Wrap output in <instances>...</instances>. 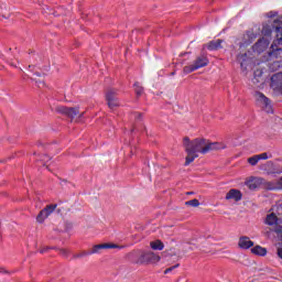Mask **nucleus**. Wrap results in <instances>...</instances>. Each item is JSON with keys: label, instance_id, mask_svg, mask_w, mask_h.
Listing matches in <instances>:
<instances>
[{"label": "nucleus", "instance_id": "aec40b11", "mask_svg": "<svg viewBox=\"0 0 282 282\" xmlns=\"http://www.w3.org/2000/svg\"><path fill=\"white\" fill-rule=\"evenodd\" d=\"M151 252H144L141 254V257L139 258V263H150V259H151Z\"/></svg>", "mask_w": 282, "mask_h": 282}, {"label": "nucleus", "instance_id": "dca6fc26", "mask_svg": "<svg viewBox=\"0 0 282 282\" xmlns=\"http://www.w3.org/2000/svg\"><path fill=\"white\" fill-rule=\"evenodd\" d=\"M253 254H258V257H265L268 254V250L261 246H256L251 249Z\"/></svg>", "mask_w": 282, "mask_h": 282}, {"label": "nucleus", "instance_id": "a211bd4d", "mask_svg": "<svg viewBox=\"0 0 282 282\" xmlns=\"http://www.w3.org/2000/svg\"><path fill=\"white\" fill-rule=\"evenodd\" d=\"M152 250H164V242L161 240H155L150 242Z\"/></svg>", "mask_w": 282, "mask_h": 282}, {"label": "nucleus", "instance_id": "2f4dec72", "mask_svg": "<svg viewBox=\"0 0 282 282\" xmlns=\"http://www.w3.org/2000/svg\"><path fill=\"white\" fill-rule=\"evenodd\" d=\"M37 83V87H43V82H36Z\"/></svg>", "mask_w": 282, "mask_h": 282}, {"label": "nucleus", "instance_id": "72a5a7b5", "mask_svg": "<svg viewBox=\"0 0 282 282\" xmlns=\"http://www.w3.org/2000/svg\"><path fill=\"white\" fill-rule=\"evenodd\" d=\"M268 164H270L272 166L273 163L271 161H269Z\"/></svg>", "mask_w": 282, "mask_h": 282}, {"label": "nucleus", "instance_id": "f8f14e48", "mask_svg": "<svg viewBox=\"0 0 282 282\" xmlns=\"http://www.w3.org/2000/svg\"><path fill=\"white\" fill-rule=\"evenodd\" d=\"M241 192L239 189H230L227 195L226 199H234V202H241Z\"/></svg>", "mask_w": 282, "mask_h": 282}, {"label": "nucleus", "instance_id": "cd10ccee", "mask_svg": "<svg viewBox=\"0 0 282 282\" xmlns=\"http://www.w3.org/2000/svg\"><path fill=\"white\" fill-rule=\"evenodd\" d=\"M40 161L42 162V164H47V162H50V156H47V155H42L41 158H40Z\"/></svg>", "mask_w": 282, "mask_h": 282}, {"label": "nucleus", "instance_id": "6e6552de", "mask_svg": "<svg viewBox=\"0 0 282 282\" xmlns=\"http://www.w3.org/2000/svg\"><path fill=\"white\" fill-rule=\"evenodd\" d=\"M106 100L110 109L118 107L119 102H118V98H116V90L109 89L106 94Z\"/></svg>", "mask_w": 282, "mask_h": 282}, {"label": "nucleus", "instance_id": "ddd939ff", "mask_svg": "<svg viewBox=\"0 0 282 282\" xmlns=\"http://www.w3.org/2000/svg\"><path fill=\"white\" fill-rule=\"evenodd\" d=\"M223 43H224V41H221V40H214V41L209 42L208 44H206V47L210 52H214L215 50H221Z\"/></svg>", "mask_w": 282, "mask_h": 282}, {"label": "nucleus", "instance_id": "5701e85b", "mask_svg": "<svg viewBox=\"0 0 282 282\" xmlns=\"http://www.w3.org/2000/svg\"><path fill=\"white\" fill-rule=\"evenodd\" d=\"M186 206H192L193 208H197V206H199V200H197V198H194L192 200H187L185 203Z\"/></svg>", "mask_w": 282, "mask_h": 282}, {"label": "nucleus", "instance_id": "393cba45", "mask_svg": "<svg viewBox=\"0 0 282 282\" xmlns=\"http://www.w3.org/2000/svg\"><path fill=\"white\" fill-rule=\"evenodd\" d=\"M160 256L153 253V252H150V263H158L160 261Z\"/></svg>", "mask_w": 282, "mask_h": 282}, {"label": "nucleus", "instance_id": "f704fd0d", "mask_svg": "<svg viewBox=\"0 0 282 282\" xmlns=\"http://www.w3.org/2000/svg\"><path fill=\"white\" fill-rule=\"evenodd\" d=\"M128 257H133V253H129Z\"/></svg>", "mask_w": 282, "mask_h": 282}, {"label": "nucleus", "instance_id": "c756f323", "mask_svg": "<svg viewBox=\"0 0 282 282\" xmlns=\"http://www.w3.org/2000/svg\"><path fill=\"white\" fill-rule=\"evenodd\" d=\"M252 83H253V85H260V83H263V78L253 77Z\"/></svg>", "mask_w": 282, "mask_h": 282}, {"label": "nucleus", "instance_id": "0eeeda50", "mask_svg": "<svg viewBox=\"0 0 282 282\" xmlns=\"http://www.w3.org/2000/svg\"><path fill=\"white\" fill-rule=\"evenodd\" d=\"M57 111L58 113H64V116H68V118H76V116H78L79 111L78 108H68L65 106H59L57 107Z\"/></svg>", "mask_w": 282, "mask_h": 282}, {"label": "nucleus", "instance_id": "6ab92c4d", "mask_svg": "<svg viewBox=\"0 0 282 282\" xmlns=\"http://www.w3.org/2000/svg\"><path fill=\"white\" fill-rule=\"evenodd\" d=\"M97 247L99 248V250H110L113 248H121L118 245H113V243H101V245H97Z\"/></svg>", "mask_w": 282, "mask_h": 282}, {"label": "nucleus", "instance_id": "473e14b6", "mask_svg": "<svg viewBox=\"0 0 282 282\" xmlns=\"http://www.w3.org/2000/svg\"><path fill=\"white\" fill-rule=\"evenodd\" d=\"M169 272H172L170 268H167V269L164 271V274H169Z\"/></svg>", "mask_w": 282, "mask_h": 282}, {"label": "nucleus", "instance_id": "412c9836", "mask_svg": "<svg viewBox=\"0 0 282 282\" xmlns=\"http://www.w3.org/2000/svg\"><path fill=\"white\" fill-rule=\"evenodd\" d=\"M238 61L240 63L241 69H246L243 62L248 61V54H246V53L245 54H239L238 55Z\"/></svg>", "mask_w": 282, "mask_h": 282}, {"label": "nucleus", "instance_id": "20e7f679", "mask_svg": "<svg viewBox=\"0 0 282 282\" xmlns=\"http://www.w3.org/2000/svg\"><path fill=\"white\" fill-rule=\"evenodd\" d=\"M55 210H56V205H48V206H46L37 215L36 221L39 224H43L45 221V219H47V217H50V215H52V213H54Z\"/></svg>", "mask_w": 282, "mask_h": 282}, {"label": "nucleus", "instance_id": "423d86ee", "mask_svg": "<svg viewBox=\"0 0 282 282\" xmlns=\"http://www.w3.org/2000/svg\"><path fill=\"white\" fill-rule=\"evenodd\" d=\"M270 45V40L262 37L253 45V52L261 54V52H265L268 46Z\"/></svg>", "mask_w": 282, "mask_h": 282}, {"label": "nucleus", "instance_id": "f3484780", "mask_svg": "<svg viewBox=\"0 0 282 282\" xmlns=\"http://www.w3.org/2000/svg\"><path fill=\"white\" fill-rule=\"evenodd\" d=\"M99 253H100V249L98 248V245H95L90 251L77 254L75 256V258L78 259L80 257H89V254H99Z\"/></svg>", "mask_w": 282, "mask_h": 282}, {"label": "nucleus", "instance_id": "1a4fd4ad", "mask_svg": "<svg viewBox=\"0 0 282 282\" xmlns=\"http://www.w3.org/2000/svg\"><path fill=\"white\" fill-rule=\"evenodd\" d=\"M271 87L274 91H281V89H282V73L274 74L271 77Z\"/></svg>", "mask_w": 282, "mask_h": 282}, {"label": "nucleus", "instance_id": "b1692460", "mask_svg": "<svg viewBox=\"0 0 282 282\" xmlns=\"http://www.w3.org/2000/svg\"><path fill=\"white\" fill-rule=\"evenodd\" d=\"M134 91H135L137 96H142V91H144V88H142L140 86V83H135L134 84Z\"/></svg>", "mask_w": 282, "mask_h": 282}, {"label": "nucleus", "instance_id": "4be33fe9", "mask_svg": "<svg viewBox=\"0 0 282 282\" xmlns=\"http://www.w3.org/2000/svg\"><path fill=\"white\" fill-rule=\"evenodd\" d=\"M248 163L251 165V166H257V164H259V156L253 155L251 158L248 159Z\"/></svg>", "mask_w": 282, "mask_h": 282}, {"label": "nucleus", "instance_id": "2eb2a0df", "mask_svg": "<svg viewBox=\"0 0 282 282\" xmlns=\"http://www.w3.org/2000/svg\"><path fill=\"white\" fill-rule=\"evenodd\" d=\"M259 184H261V180L257 178V177L251 178L246 182V186H248V188H250V191H254V188H258Z\"/></svg>", "mask_w": 282, "mask_h": 282}, {"label": "nucleus", "instance_id": "e433bc0d", "mask_svg": "<svg viewBox=\"0 0 282 282\" xmlns=\"http://www.w3.org/2000/svg\"><path fill=\"white\" fill-rule=\"evenodd\" d=\"M41 252H45V250H42Z\"/></svg>", "mask_w": 282, "mask_h": 282}, {"label": "nucleus", "instance_id": "bb28decb", "mask_svg": "<svg viewBox=\"0 0 282 282\" xmlns=\"http://www.w3.org/2000/svg\"><path fill=\"white\" fill-rule=\"evenodd\" d=\"M262 76H263V70H261V69L254 70L253 77H256V78H262Z\"/></svg>", "mask_w": 282, "mask_h": 282}, {"label": "nucleus", "instance_id": "9d476101", "mask_svg": "<svg viewBox=\"0 0 282 282\" xmlns=\"http://www.w3.org/2000/svg\"><path fill=\"white\" fill-rule=\"evenodd\" d=\"M252 246H254V242L252 240H250V238L247 236H242L238 240V247L241 250H250V248H252Z\"/></svg>", "mask_w": 282, "mask_h": 282}, {"label": "nucleus", "instance_id": "a878e982", "mask_svg": "<svg viewBox=\"0 0 282 282\" xmlns=\"http://www.w3.org/2000/svg\"><path fill=\"white\" fill-rule=\"evenodd\" d=\"M257 156L260 162V160H270V158H272V154H268V152H263L261 154H257Z\"/></svg>", "mask_w": 282, "mask_h": 282}, {"label": "nucleus", "instance_id": "c9c22d12", "mask_svg": "<svg viewBox=\"0 0 282 282\" xmlns=\"http://www.w3.org/2000/svg\"><path fill=\"white\" fill-rule=\"evenodd\" d=\"M0 272H6V270H0Z\"/></svg>", "mask_w": 282, "mask_h": 282}, {"label": "nucleus", "instance_id": "9b49d317", "mask_svg": "<svg viewBox=\"0 0 282 282\" xmlns=\"http://www.w3.org/2000/svg\"><path fill=\"white\" fill-rule=\"evenodd\" d=\"M254 97H256V100L260 102V105H262L264 109H267V111H270V99L265 97L263 93L258 91L256 93Z\"/></svg>", "mask_w": 282, "mask_h": 282}, {"label": "nucleus", "instance_id": "f03ea898", "mask_svg": "<svg viewBox=\"0 0 282 282\" xmlns=\"http://www.w3.org/2000/svg\"><path fill=\"white\" fill-rule=\"evenodd\" d=\"M273 32L275 34V40L271 45L270 56L273 58H282V22L274 21Z\"/></svg>", "mask_w": 282, "mask_h": 282}, {"label": "nucleus", "instance_id": "7c9ffc66", "mask_svg": "<svg viewBox=\"0 0 282 282\" xmlns=\"http://www.w3.org/2000/svg\"><path fill=\"white\" fill-rule=\"evenodd\" d=\"M175 268H180V264H175V265L171 267L170 270L173 272V270H175Z\"/></svg>", "mask_w": 282, "mask_h": 282}, {"label": "nucleus", "instance_id": "4468645a", "mask_svg": "<svg viewBox=\"0 0 282 282\" xmlns=\"http://www.w3.org/2000/svg\"><path fill=\"white\" fill-rule=\"evenodd\" d=\"M265 224L267 226H276V224H279V218L276 217V214H269L265 218Z\"/></svg>", "mask_w": 282, "mask_h": 282}, {"label": "nucleus", "instance_id": "39448f33", "mask_svg": "<svg viewBox=\"0 0 282 282\" xmlns=\"http://www.w3.org/2000/svg\"><path fill=\"white\" fill-rule=\"evenodd\" d=\"M254 39H257V35H254L253 32L249 31L246 34L242 35L241 41L239 42L240 50L251 45V43L254 42Z\"/></svg>", "mask_w": 282, "mask_h": 282}, {"label": "nucleus", "instance_id": "c85d7f7f", "mask_svg": "<svg viewBox=\"0 0 282 282\" xmlns=\"http://www.w3.org/2000/svg\"><path fill=\"white\" fill-rule=\"evenodd\" d=\"M262 34H264V36H270L272 34V32L270 30H268V26H263Z\"/></svg>", "mask_w": 282, "mask_h": 282}, {"label": "nucleus", "instance_id": "7ed1b4c3", "mask_svg": "<svg viewBox=\"0 0 282 282\" xmlns=\"http://www.w3.org/2000/svg\"><path fill=\"white\" fill-rule=\"evenodd\" d=\"M206 65H208V57L200 55L195 59L194 64L185 66L183 72L184 74H191L197 72V69H202V67H206Z\"/></svg>", "mask_w": 282, "mask_h": 282}, {"label": "nucleus", "instance_id": "f257e3e1", "mask_svg": "<svg viewBox=\"0 0 282 282\" xmlns=\"http://www.w3.org/2000/svg\"><path fill=\"white\" fill-rule=\"evenodd\" d=\"M183 147L185 149V153H187L185 158V166L193 164V162L199 158V153H202V155H206V153H210V151H224V149H227V145L224 142H210L204 138L191 141L188 137L183 139Z\"/></svg>", "mask_w": 282, "mask_h": 282}]
</instances>
